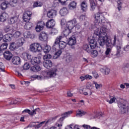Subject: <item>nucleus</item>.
I'll return each mask as SVG.
<instances>
[{
    "label": "nucleus",
    "mask_w": 129,
    "mask_h": 129,
    "mask_svg": "<svg viewBox=\"0 0 129 129\" xmlns=\"http://www.w3.org/2000/svg\"><path fill=\"white\" fill-rule=\"evenodd\" d=\"M88 53H89V54H91V56H92L93 58L97 57V55H98V52H97V50H93V49H91V52Z\"/></svg>",
    "instance_id": "obj_30"
},
{
    "label": "nucleus",
    "mask_w": 129,
    "mask_h": 129,
    "mask_svg": "<svg viewBox=\"0 0 129 129\" xmlns=\"http://www.w3.org/2000/svg\"><path fill=\"white\" fill-rule=\"evenodd\" d=\"M76 30H79L81 28V25L80 23H78L75 26Z\"/></svg>",
    "instance_id": "obj_59"
},
{
    "label": "nucleus",
    "mask_w": 129,
    "mask_h": 129,
    "mask_svg": "<svg viewBox=\"0 0 129 129\" xmlns=\"http://www.w3.org/2000/svg\"><path fill=\"white\" fill-rule=\"evenodd\" d=\"M4 57L6 60H8V61H10V60L13 58V53L9 50H6L4 53Z\"/></svg>",
    "instance_id": "obj_15"
},
{
    "label": "nucleus",
    "mask_w": 129,
    "mask_h": 129,
    "mask_svg": "<svg viewBox=\"0 0 129 129\" xmlns=\"http://www.w3.org/2000/svg\"><path fill=\"white\" fill-rule=\"evenodd\" d=\"M86 114V112L78 110L77 111L76 116H79V117H81V116H83V115H85Z\"/></svg>",
    "instance_id": "obj_31"
},
{
    "label": "nucleus",
    "mask_w": 129,
    "mask_h": 129,
    "mask_svg": "<svg viewBox=\"0 0 129 129\" xmlns=\"http://www.w3.org/2000/svg\"><path fill=\"white\" fill-rule=\"evenodd\" d=\"M18 45L16 42L11 43L9 47V49L10 50H11V51H14V50H16V49H18Z\"/></svg>",
    "instance_id": "obj_29"
},
{
    "label": "nucleus",
    "mask_w": 129,
    "mask_h": 129,
    "mask_svg": "<svg viewBox=\"0 0 129 129\" xmlns=\"http://www.w3.org/2000/svg\"><path fill=\"white\" fill-rule=\"evenodd\" d=\"M49 122V120L47 121H44L42 122H41L40 123H39V122H31L29 125H28L27 127H35V128H39V127H41L42 126V124H44L45 123V124H47ZM36 123H39L37 124H36Z\"/></svg>",
    "instance_id": "obj_8"
},
{
    "label": "nucleus",
    "mask_w": 129,
    "mask_h": 129,
    "mask_svg": "<svg viewBox=\"0 0 129 129\" xmlns=\"http://www.w3.org/2000/svg\"><path fill=\"white\" fill-rule=\"evenodd\" d=\"M56 72H57V69H53L49 72L43 71L42 72V76H37L36 79L38 80H42V79H49L51 77H55L56 75Z\"/></svg>",
    "instance_id": "obj_2"
},
{
    "label": "nucleus",
    "mask_w": 129,
    "mask_h": 129,
    "mask_svg": "<svg viewBox=\"0 0 129 129\" xmlns=\"http://www.w3.org/2000/svg\"><path fill=\"white\" fill-rule=\"evenodd\" d=\"M43 6V3L40 1H37L34 3V8H37L38 7H42Z\"/></svg>",
    "instance_id": "obj_39"
},
{
    "label": "nucleus",
    "mask_w": 129,
    "mask_h": 129,
    "mask_svg": "<svg viewBox=\"0 0 129 129\" xmlns=\"http://www.w3.org/2000/svg\"><path fill=\"white\" fill-rule=\"evenodd\" d=\"M53 65V63H52V61L50 60H45L44 61H43V66L45 67V68H46L47 69H49V68H51Z\"/></svg>",
    "instance_id": "obj_18"
},
{
    "label": "nucleus",
    "mask_w": 129,
    "mask_h": 129,
    "mask_svg": "<svg viewBox=\"0 0 129 129\" xmlns=\"http://www.w3.org/2000/svg\"><path fill=\"white\" fill-rule=\"evenodd\" d=\"M73 112V111H69L62 114V115H63V116L60 118L57 121V126L58 127L62 126V122L63 121V120H64L65 117H68V116L70 115V114H72Z\"/></svg>",
    "instance_id": "obj_9"
},
{
    "label": "nucleus",
    "mask_w": 129,
    "mask_h": 129,
    "mask_svg": "<svg viewBox=\"0 0 129 129\" xmlns=\"http://www.w3.org/2000/svg\"><path fill=\"white\" fill-rule=\"evenodd\" d=\"M30 64H29L28 62H26L23 66L24 70H29V69H30Z\"/></svg>",
    "instance_id": "obj_47"
},
{
    "label": "nucleus",
    "mask_w": 129,
    "mask_h": 129,
    "mask_svg": "<svg viewBox=\"0 0 129 129\" xmlns=\"http://www.w3.org/2000/svg\"><path fill=\"white\" fill-rule=\"evenodd\" d=\"M96 42L92 39L90 41V44H85L83 46V49L85 51H86L87 53H90L91 52V49H94L96 47Z\"/></svg>",
    "instance_id": "obj_5"
},
{
    "label": "nucleus",
    "mask_w": 129,
    "mask_h": 129,
    "mask_svg": "<svg viewBox=\"0 0 129 129\" xmlns=\"http://www.w3.org/2000/svg\"><path fill=\"white\" fill-rule=\"evenodd\" d=\"M30 63L32 65H37L41 63V59L39 57H33L31 58Z\"/></svg>",
    "instance_id": "obj_16"
},
{
    "label": "nucleus",
    "mask_w": 129,
    "mask_h": 129,
    "mask_svg": "<svg viewBox=\"0 0 129 129\" xmlns=\"http://www.w3.org/2000/svg\"><path fill=\"white\" fill-rule=\"evenodd\" d=\"M11 40H12V35L11 34H6L5 35L3 41H4V42H10Z\"/></svg>",
    "instance_id": "obj_35"
},
{
    "label": "nucleus",
    "mask_w": 129,
    "mask_h": 129,
    "mask_svg": "<svg viewBox=\"0 0 129 129\" xmlns=\"http://www.w3.org/2000/svg\"><path fill=\"white\" fill-rule=\"evenodd\" d=\"M96 29L95 30L94 34L98 37V43L101 47L104 46V41H106L108 39V36H107V34L106 32L107 29H106V26H103V23H102L101 26L99 25H97V23L95 24Z\"/></svg>",
    "instance_id": "obj_1"
},
{
    "label": "nucleus",
    "mask_w": 129,
    "mask_h": 129,
    "mask_svg": "<svg viewBox=\"0 0 129 129\" xmlns=\"http://www.w3.org/2000/svg\"><path fill=\"white\" fill-rule=\"evenodd\" d=\"M9 15L6 13H3L0 15V22H5L8 19Z\"/></svg>",
    "instance_id": "obj_25"
},
{
    "label": "nucleus",
    "mask_w": 129,
    "mask_h": 129,
    "mask_svg": "<svg viewBox=\"0 0 129 129\" xmlns=\"http://www.w3.org/2000/svg\"><path fill=\"white\" fill-rule=\"evenodd\" d=\"M75 44H76V37H75L74 36H73L69 38L68 41V44L70 45V46H73V45H75Z\"/></svg>",
    "instance_id": "obj_19"
},
{
    "label": "nucleus",
    "mask_w": 129,
    "mask_h": 129,
    "mask_svg": "<svg viewBox=\"0 0 129 129\" xmlns=\"http://www.w3.org/2000/svg\"><path fill=\"white\" fill-rule=\"evenodd\" d=\"M77 5V3L75 2H73L71 3L69 5V8L70 10H74V9H76V6Z\"/></svg>",
    "instance_id": "obj_32"
},
{
    "label": "nucleus",
    "mask_w": 129,
    "mask_h": 129,
    "mask_svg": "<svg viewBox=\"0 0 129 129\" xmlns=\"http://www.w3.org/2000/svg\"><path fill=\"white\" fill-rule=\"evenodd\" d=\"M122 70L124 72H129V64H126L124 67L122 68Z\"/></svg>",
    "instance_id": "obj_45"
},
{
    "label": "nucleus",
    "mask_w": 129,
    "mask_h": 129,
    "mask_svg": "<svg viewBox=\"0 0 129 129\" xmlns=\"http://www.w3.org/2000/svg\"><path fill=\"white\" fill-rule=\"evenodd\" d=\"M55 24H56L55 20H54V19H50L47 21L45 26L48 29H52V28H53L54 26H55Z\"/></svg>",
    "instance_id": "obj_12"
},
{
    "label": "nucleus",
    "mask_w": 129,
    "mask_h": 129,
    "mask_svg": "<svg viewBox=\"0 0 129 129\" xmlns=\"http://www.w3.org/2000/svg\"><path fill=\"white\" fill-rule=\"evenodd\" d=\"M85 78H86L87 80H90V79H92V76L87 75L85 76Z\"/></svg>",
    "instance_id": "obj_58"
},
{
    "label": "nucleus",
    "mask_w": 129,
    "mask_h": 129,
    "mask_svg": "<svg viewBox=\"0 0 129 129\" xmlns=\"http://www.w3.org/2000/svg\"><path fill=\"white\" fill-rule=\"evenodd\" d=\"M93 84H94V85H95V87L96 88V89H99V88H100L101 87H102V85L100 84H97V82H93Z\"/></svg>",
    "instance_id": "obj_49"
},
{
    "label": "nucleus",
    "mask_w": 129,
    "mask_h": 129,
    "mask_svg": "<svg viewBox=\"0 0 129 129\" xmlns=\"http://www.w3.org/2000/svg\"><path fill=\"white\" fill-rule=\"evenodd\" d=\"M70 33H71V30L69 29V28H67L63 31V34L64 37H67V36L69 35Z\"/></svg>",
    "instance_id": "obj_38"
},
{
    "label": "nucleus",
    "mask_w": 129,
    "mask_h": 129,
    "mask_svg": "<svg viewBox=\"0 0 129 129\" xmlns=\"http://www.w3.org/2000/svg\"><path fill=\"white\" fill-rule=\"evenodd\" d=\"M90 4L91 6V11H94L96 7V4H95V2H94L93 0H90Z\"/></svg>",
    "instance_id": "obj_36"
},
{
    "label": "nucleus",
    "mask_w": 129,
    "mask_h": 129,
    "mask_svg": "<svg viewBox=\"0 0 129 129\" xmlns=\"http://www.w3.org/2000/svg\"><path fill=\"white\" fill-rule=\"evenodd\" d=\"M21 36V32L20 31H16L13 35L14 38H19Z\"/></svg>",
    "instance_id": "obj_51"
},
{
    "label": "nucleus",
    "mask_w": 129,
    "mask_h": 129,
    "mask_svg": "<svg viewBox=\"0 0 129 129\" xmlns=\"http://www.w3.org/2000/svg\"><path fill=\"white\" fill-rule=\"evenodd\" d=\"M15 73H16V75H17V76H19V77H21V76H23L21 72H20L19 71H17L15 72Z\"/></svg>",
    "instance_id": "obj_60"
},
{
    "label": "nucleus",
    "mask_w": 129,
    "mask_h": 129,
    "mask_svg": "<svg viewBox=\"0 0 129 129\" xmlns=\"http://www.w3.org/2000/svg\"><path fill=\"white\" fill-rule=\"evenodd\" d=\"M77 23V21L76 19H74L73 20L69 21L67 24V28L70 30H72L74 27H75V25Z\"/></svg>",
    "instance_id": "obj_10"
},
{
    "label": "nucleus",
    "mask_w": 129,
    "mask_h": 129,
    "mask_svg": "<svg viewBox=\"0 0 129 129\" xmlns=\"http://www.w3.org/2000/svg\"><path fill=\"white\" fill-rule=\"evenodd\" d=\"M92 74L95 78H97L98 77V74H97V73H96V72H93Z\"/></svg>",
    "instance_id": "obj_61"
},
{
    "label": "nucleus",
    "mask_w": 129,
    "mask_h": 129,
    "mask_svg": "<svg viewBox=\"0 0 129 129\" xmlns=\"http://www.w3.org/2000/svg\"><path fill=\"white\" fill-rule=\"evenodd\" d=\"M118 106L120 109L121 114H124L129 109L128 106L126 104V101L123 100L118 103Z\"/></svg>",
    "instance_id": "obj_6"
},
{
    "label": "nucleus",
    "mask_w": 129,
    "mask_h": 129,
    "mask_svg": "<svg viewBox=\"0 0 129 129\" xmlns=\"http://www.w3.org/2000/svg\"><path fill=\"white\" fill-rule=\"evenodd\" d=\"M93 87L92 84L90 82H88L86 84V88L87 89H91Z\"/></svg>",
    "instance_id": "obj_52"
},
{
    "label": "nucleus",
    "mask_w": 129,
    "mask_h": 129,
    "mask_svg": "<svg viewBox=\"0 0 129 129\" xmlns=\"http://www.w3.org/2000/svg\"><path fill=\"white\" fill-rule=\"evenodd\" d=\"M31 16H32V12L31 11H26L24 13L23 17L24 22H29L31 20Z\"/></svg>",
    "instance_id": "obj_11"
},
{
    "label": "nucleus",
    "mask_w": 129,
    "mask_h": 129,
    "mask_svg": "<svg viewBox=\"0 0 129 129\" xmlns=\"http://www.w3.org/2000/svg\"><path fill=\"white\" fill-rule=\"evenodd\" d=\"M111 50H112V47H106L105 55H106V56L109 55V53H111Z\"/></svg>",
    "instance_id": "obj_46"
},
{
    "label": "nucleus",
    "mask_w": 129,
    "mask_h": 129,
    "mask_svg": "<svg viewBox=\"0 0 129 129\" xmlns=\"http://www.w3.org/2000/svg\"><path fill=\"white\" fill-rule=\"evenodd\" d=\"M116 55L119 56V54H120V52L121 51V44H119V45L116 46Z\"/></svg>",
    "instance_id": "obj_40"
},
{
    "label": "nucleus",
    "mask_w": 129,
    "mask_h": 129,
    "mask_svg": "<svg viewBox=\"0 0 129 129\" xmlns=\"http://www.w3.org/2000/svg\"><path fill=\"white\" fill-rule=\"evenodd\" d=\"M112 43L113 46H118L119 45L121 44V43L119 41V39H118L117 36H116V35H114L113 36V38H112Z\"/></svg>",
    "instance_id": "obj_14"
},
{
    "label": "nucleus",
    "mask_w": 129,
    "mask_h": 129,
    "mask_svg": "<svg viewBox=\"0 0 129 129\" xmlns=\"http://www.w3.org/2000/svg\"><path fill=\"white\" fill-rule=\"evenodd\" d=\"M33 25L31 22H27L24 26L25 29L26 30H31V28L33 27Z\"/></svg>",
    "instance_id": "obj_37"
},
{
    "label": "nucleus",
    "mask_w": 129,
    "mask_h": 129,
    "mask_svg": "<svg viewBox=\"0 0 129 129\" xmlns=\"http://www.w3.org/2000/svg\"><path fill=\"white\" fill-rule=\"evenodd\" d=\"M104 13H98L95 15V25L97 24V25L101 26L102 24L105 23V18H104Z\"/></svg>",
    "instance_id": "obj_4"
},
{
    "label": "nucleus",
    "mask_w": 129,
    "mask_h": 129,
    "mask_svg": "<svg viewBox=\"0 0 129 129\" xmlns=\"http://www.w3.org/2000/svg\"><path fill=\"white\" fill-rule=\"evenodd\" d=\"M105 44L106 48H112V47H113L112 41H111V40L108 39V38L104 41V45H105Z\"/></svg>",
    "instance_id": "obj_22"
},
{
    "label": "nucleus",
    "mask_w": 129,
    "mask_h": 129,
    "mask_svg": "<svg viewBox=\"0 0 129 129\" xmlns=\"http://www.w3.org/2000/svg\"><path fill=\"white\" fill-rule=\"evenodd\" d=\"M50 50H51V47H50V46L48 45H46L45 46L43 49V52H44L45 54H48V52H50Z\"/></svg>",
    "instance_id": "obj_43"
},
{
    "label": "nucleus",
    "mask_w": 129,
    "mask_h": 129,
    "mask_svg": "<svg viewBox=\"0 0 129 129\" xmlns=\"http://www.w3.org/2000/svg\"><path fill=\"white\" fill-rule=\"evenodd\" d=\"M2 71V72H5V66L2 62H0V72Z\"/></svg>",
    "instance_id": "obj_56"
},
{
    "label": "nucleus",
    "mask_w": 129,
    "mask_h": 129,
    "mask_svg": "<svg viewBox=\"0 0 129 129\" xmlns=\"http://www.w3.org/2000/svg\"><path fill=\"white\" fill-rule=\"evenodd\" d=\"M124 51H129V45H126L124 47Z\"/></svg>",
    "instance_id": "obj_64"
},
{
    "label": "nucleus",
    "mask_w": 129,
    "mask_h": 129,
    "mask_svg": "<svg viewBox=\"0 0 129 129\" xmlns=\"http://www.w3.org/2000/svg\"><path fill=\"white\" fill-rule=\"evenodd\" d=\"M26 43V40L24 38H21V39H19L18 42L16 43L17 45V47H22Z\"/></svg>",
    "instance_id": "obj_26"
},
{
    "label": "nucleus",
    "mask_w": 129,
    "mask_h": 129,
    "mask_svg": "<svg viewBox=\"0 0 129 129\" xmlns=\"http://www.w3.org/2000/svg\"><path fill=\"white\" fill-rule=\"evenodd\" d=\"M38 110H39V109H35L33 111H31V110H30L29 109H26L23 111L22 112L23 113H24V112H27V113H29L30 115H35V114L37 113V111H38Z\"/></svg>",
    "instance_id": "obj_21"
},
{
    "label": "nucleus",
    "mask_w": 129,
    "mask_h": 129,
    "mask_svg": "<svg viewBox=\"0 0 129 129\" xmlns=\"http://www.w3.org/2000/svg\"><path fill=\"white\" fill-rule=\"evenodd\" d=\"M115 99H116V98H115V97L112 98L110 99V100H106L107 102H108L109 104H112V103H113V102H115Z\"/></svg>",
    "instance_id": "obj_50"
},
{
    "label": "nucleus",
    "mask_w": 129,
    "mask_h": 129,
    "mask_svg": "<svg viewBox=\"0 0 129 129\" xmlns=\"http://www.w3.org/2000/svg\"><path fill=\"white\" fill-rule=\"evenodd\" d=\"M117 9L118 10V11H120V10H121V7L122 6V3H121V2L120 1H118L117 2Z\"/></svg>",
    "instance_id": "obj_53"
},
{
    "label": "nucleus",
    "mask_w": 129,
    "mask_h": 129,
    "mask_svg": "<svg viewBox=\"0 0 129 129\" xmlns=\"http://www.w3.org/2000/svg\"><path fill=\"white\" fill-rule=\"evenodd\" d=\"M40 41H47L48 39V35L45 32H41L39 36Z\"/></svg>",
    "instance_id": "obj_20"
},
{
    "label": "nucleus",
    "mask_w": 129,
    "mask_h": 129,
    "mask_svg": "<svg viewBox=\"0 0 129 129\" xmlns=\"http://www.w3.org/2000/svg\"><path fill=\"white\" fill-rule=\"evenodd\" d=\"M100 71L103 73H105L106 75L109 74V72H110V70H109V69L107 68H101L100 69Z\"/></svg>",
    "instance_id": "obj_34"
},
{
    "label": "nucleus",
    "mask_w": 129,
    "mask_h": 129,
    "mask_svg": "<svg viewBox=\"0 0 129 129\" xmlns=\"http://www.w3.org/2000/svg\"><path fill=\"white\" fill-rule=\"evenodd\" d=\"M68 0H58L59 3H61V5H65L66 3V2H67Z\"/></svg>",
    "instance_id": "obj_62"
},
{
    "label": "nucleus",
    "mask_w": 129,
    "mask_h": 129,
    "mask_svg": "<svg viewBox=\"0 0 129 129\" xmlns=\"http://www.w3.org/2000/svg\"><path fill=\"white\" fill-rule=\"evenodd\" d=\"M81 10L83 12H86L87 11V3L84 1L81 4Z\"/></svg>",
    "instance_id": "obj_27"
},
{
    "label": "nucleus",
    "mask_w": 129,
    "mask_h": 129,
    "mask_svg": "<svg viewBox=\"0 0 129 129\" xmlns=\"http://www.w3.org/2000/svg\"><path fill=\"white\" fill-rule=\"evenodd\" d=\"M0 8L2 11H5V10H6L7 8H8V4H7V3H3L1 5Z\"/></svg>",
    "instance_id": "obj_44"
},
{
    "label": "nucleus",
    "mask_w": 129,
    "mask_h": 129,
    "mask_svg": "<svg viewBox=\"0 0 129 129\" xmlns=\"http://www.w3.org/2000/svg\"><path fill=\"white\" fill-rule=\"evenodd\" d=\"M17 71H19V72H24L25 70H24V68H19L17 70Z\"/></svg>",
    "instance_id": "obj_63"
},
{
    "label": "nucleus",
    "mask_w": 129,
    "mask_h": 129,
    "mask_svg": "<svg viewBox=\"0 0 129 129\" xmlns=\"http://www.w3.org/2000/svg\"><path fill=\"white\" fill-rule=\"evenodd\" d=\"M22 57L24 60H25V61L32 59V55L30 53L26 52L22 53Z\"/></svg>",
    "instance_id": "obj_23"
},
{
    "label": "nucleus",
    "mask_w": 129,
    "mask_h": 129,
    "mask_svg": "<svg viewBox=\"0 0 129 129\" xmlns=\"http://www.w3.org/2000/svg\"><path fill=\"white\" fill-rule=\"evenodd\" d=\"M18 4V0H10V4L11 7H16Z\"/></svg>",
    "instance_id": "obj_42"
},
{
    "label": "nucleus",
    "mask_w": 129,
    "mask_h": 129,
    "mask_svg": "<svg viewBox=\"0 0 129 129\" xmlns=\"http://www.w3.org/2000/svg\"><path fill=\"white\" fill-rule=\"evenodd\" d=\"M31 70L33 71V72H38V71H41V67L35 64L34 66L31 67Z\"/></svg>",
    "instance_id": "obj_28"
},
{
    "label": "nucleus",
    "mask_w": 129,
    "mask_h": 129,
    "mask_svg": "<svg viewBox=\"0 0 129 129\" xmlns=\"http://www.w3.org/2000/svg\"><path fill=\"white\" fill-rule=\"evenodd\" d=\"M63 39V36H59L56 38L55 40L54 43L52 46V50L53 52L57 51V47L59 46V48L61 50H63L66 47L67 44L64 41H61V40Z\"/></svg>",
    "instance_id": "obj_3"
},
{
    "label": "nucleus",
    "mask_w": 129,
    "mask_h": 129,
    "mask_svg": "<svg viewBox=\"0 0 129 129\" xmlns=\"http://www.w3.org/2000/svg\"><path fill=\"white\" fill-rule=\"evenodd\" d=\"M10 24H15L18 22V18L17 17H12L10 20Z\"/></svg>",
    "instance_id": "obj_41"
},
{
    "label": "nucleus",
    "mask_w": 129,
    "mask_h": 129,
    "mask_svg": "<svg viewBox=\"0 0 129 129\" xmlns=\"http://www.w3.org/2000/svg\"><path fill=\"white\" fill-rule=\"evenodd\" d=\"M37 26H38V27H41V28L44 29L45 23H44L43 21H40L37 24Z\"/></svg>",
    "instance_id": "obj_54"
},
{
    "label": "nucleus",
    "mask_w": 129,
    "mask_h": 129,
    "mask_svg": "<svg viewBox=\"0 0 129 129\" xmlns=\"http://www.w3.org/2000/svg\"><path fill=\"white\" fill-rule=\"evenodd\" d=\"M42 27L38 26V25H37V26L35 28L36 31V32H37L38 33H39V32H41V31H42V30H43Z\"/></svg>",
    "instance_id": "obj_57"
},
{
    "label": "nucleus",
    "mask_w": 129,
    "mask_h": 129,
    "mask_svg": "<svg viewBox=\"0 0 129 129\" xmlns=\"http://www.w3.org/2000/svg\"><path fill=\"white\" fill-rule=\"evenodd\" d=\"M8 48V43H5L2 44V45L0 46L1 50H6Z\"/></svg>",
    "instance_id": "obj_48"
},
{
    "label": "nucleus",
    "mask_w": 129,
    "mask_h": 129,
    "mask_svg": "<svg viewBox=\"0 0 129 129\" xmlns=\"http://www.w3.org/2000/svg\"><path fill=\"white\" fill-rule=\"evenodd\" d=\"M52 55L51 54H45L43 56V59L47 60V59H51Z\"/></svg>",
    "instance_id": "obj_55"
},
{
    "label": "nucleus",
    "mask_w": 129,
    "mask_h": 129,
    "mask_svg": "<svg viewBox=\"0 0 129 129\" xmlns=\"http://www.w3.org/2000/svg\"><path fill=\"white\" fill-rule=\"evenodd\" d=\"M59 14L62 17L67 16L68 15V10L66 8H63L60 10Z\"/></svg>",
    "instance_id": "obj_24"
},
{
    "label": "nucleus",
    "mask_w": 129,
    "mask_h": 129,
    "mask_svg": "<svg viewBox=\"0 0 129 129\" xmlns=\"http://www.w3.org/2000/svg\"><path fill=\"white\" fill-rule=\"evenodd\" d=\"M42 46L40 45V43H34L30 45V50L32 53H38L42 51Z\"/></svg>",
    "instance_id": "obj_7"
},
{
    "label": "nucleus",
    "mask_w": 129,
    "mask_h": 129,
    "mask_svg": "<svg viewBox=\"0 0 129 129\" xmlns=\"http://www.w3.org/2000/svg\"><path fill=\"white\" fill-rule=\"evenodd\" d=\"M12 62L14 65H20L21 64V58L19 56H14L12 58Z\"/></svg>",
    "instance_id": "obj_17"
},
{
    "label": "nucleus",
    "mask_w": 129,
    "mask_h": 129,
    "mask_svg": "<svg viewBox=\"0 0 129 129\" xmlns=\"http://www.w3.org/2000/svg\"><path fill=\"white\" fill-rule=\"evenodd\" d=\"M61 54H62V50L61 49L56 51L53 56V59H57V58H59L61 55Z\"/></svg>",
    "instance_id": "obj_33"
},
{
    "label": "nucleus",
    "mask_w": 129,
    "mask_h": 129,
    "mask_svg": "<svg viewBox=\"0 0 129 129\" xmlns=\"http://www.w3.org/2000/svg\"><path fill=\"white\" fill-rule=\"evenodd\" d=\"M47 16L48 18L53 19L57 16V11L55 10H51L47 12Z\"/></svg>",
    "instance_id": "obj_13"
}]
</instances>
